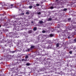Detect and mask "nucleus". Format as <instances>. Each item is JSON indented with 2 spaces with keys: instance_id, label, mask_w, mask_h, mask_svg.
<instances>
[{
  "instance_id": "7",
  "label": "nucleus",
  "mask_w": 76,
  "mask_h": 76,
  "mask_svg": "<svg viewBox=\"0 0 76 76\" xmlns=\"http://www.w3.org/2000/svg\"><path fill=\"white\" fill-rule=\"evenodd\" d=\"M5 51H6L7 53V54H8L9 53V50H7V49L5 50Z\"/></svg>"
},
{
  "instance_id": "25",
  "label": "nucleus",
  "mask_w": 76,
  "mask_h": 76,
  "mask_svg": "<svg viewBox=\"0 0 76 76\" xmlns=\"http://www.w3.org/2000/svg\"><path fill=\"white\" fill-rule=\"evenodd\" d=\"M2 31H1V30H0V34H2Z\"/></svg>"
},
{
  "instance_id": "12",
  "label": "nucleus",
  "mask_w": 76,
  "mask_h": 76,
  "mask_svg": "<svg viewBox=\"0 0 76 76\" xmlns=\"http://www.w3.org/2000/svg\"><path fill=\"white\" fill-rule=\"evenodd\" d=\"M56 46L57 47H59V43H57L56 44Z\"/></svg>"
},
{
  "instance_id": "29",
  "label": "nucleus",
  "mask_w": 76,
  "mask_h": 76,
  "mask_svg": "<svg viewBox=\"0 0 76 76\" xmlns=\"http://www.w3.org/2000/svg\"><path fill=\"white\" fill-rule=\"evenodd\" d=\"M13 6V4H11L10 5V6Z\"/></svg>"
},
{
  "instance_id": "13",
  "label": "nucleus",
  "mask_w": 76,
  "mask_h": 76,
  "mask_svg": "<svg viewBox=\"0 0 76 76\" xmlns=\"http://www.w3.org/2000/svg\"><path fill=\"white\" fill-rule=\"evenodd\" d=\"M70 20H71V18H69L68 19V22H70Z\"/></svg>"
},
{
  "instance_id": "28",
  "label": "nucleus",
  "mask_w": 76,
  "mask_h": 76,
  "mask_svg": "<svg viewBox=\"0 0 76 76\" xmlns=\"http://www.w3.org/2000/svg\"><path fill=\"white\" fill-rule=\"evenodd\" d=\"M74 41L75 42H76V38L74 39Z\"/></svg>"
},
{
  "instance_id": "2",
  "label": "nucleus",
  "mask_w": 76,
  "mask_h": 76,
  "mask_svg": "<svg viewBox=\"0 0 76 76\" xmlns=\"http://www.w3.org/2000/svg\"><path fill=\"white\" fill-rule=\"evenodd\" d=\"M52 6H51L50 7V9H53L54 8H56V7H57L56 5H53Z\"/></svg>"
},
{
  "instance_id": "3",
  "label": "nucleus",
  "mask_w": 76,
  "mask_h": 76,
  "mask_svg": "<svg viewBox=\"0 0 76 76\" xmlns=\"http://www.w3.org/2000/svg\"><path fill=\"white\" fill-rule=\"evenodd\" d=\"M7 6H8L9 7H10V3H7L6 4Z\"/></svg>"
},
{
  "instance_id": "34",
  "label": "nucleus",
  "mask_w": 76,
  "mask_h": 76,
  "mask_svg": "<svg viewBox=\"0 0 76 76\" xmlns=\"http://www.w3.org/2000/svg\"><path fill=\"white\" fill-rule=\"evenodd\" d=\"M1 25H0V28H1Z\"/></svg>"
},
{
  "instance_id": "26",
  "label": "nucleus",
  "mask_w": 76,
  "mask_h": 76,
  "mask_svg": "<svg viewBox=\"0 0 76 76\" xmlns=\"http://www.w3.org/2000/svg\"><path fill=\"white\" fill-rule=\"evenodd\" d=\"M36 6H39V4H36Z\"/></svg>"
},
{
  "instance_id": "36",
  "label": "nucleus",
  "mask_w": 76,
  "mask_h": 76,
  "mask_svg": "<svg viewBox=\"0 0 76 76\" xmlns=\"http://www.w3.org/2000/svg\"><path fill=\"white\" fill-rule=\"evenodd\" d=\"M75 22V23H76V22Z\"/></svg>"
},
{
  "instance_id": "9",
  "label": "nucleus",
  "mask_w": 76,
  "mask_h": 76,
  "mask_svg": "<svg viewBox=\"0 0 76 76\" xmlns=\"http://www.w3.org/2000/svg\"><path fill=\"white\" fill-rule=\"evenodd\" d=\"M32 32V30H29L28 31V34H31Z\"/></svg>"
},
{
  "instance_id": "15",
  "label": "nucleus",
  "mask_w": 76,
  "mask_h": 76,
  "mask_svg": "<svg viewBox=\"0 0 76 76\" xmlns=\"http://www.w3.org/2000/svg\"><path fill=\"white\" fill-rule=\"evenodd\" d=\"M60 44L61 45H63V44H64V43L63 42H61Z\"/></svg>"
},
{
  "instance_id": "14",
  "label": "nucleus",
  "mask_w": 76,
  "mask_h": 76,
  "mask_svg": "<svg viewBox=\"0 0 76 76\" xmlns=\"http://www.w3.org/2000/svg\"><path fill=\"white\" fill-rule=\"evenodd\" d=\"M66 10H67V8H65L63 10V11H66Z\"/></svg>"
},
{
  "instance_id": "4",
  "label": "nucleus",
  "mask_w": 76,
  "mask_h": 76,
  "mask_svg": "<svg viewBox=\"0 0 76 76\" xmlns=\"http://www.w3.org/2000/svg\"><path fill=\"white\" fill-rule=\"evenodd\" d=\"M22 61H27V59H22Z\"/></svg>"
},
{
  "instance_id": "5",
  "label": "nucleus",
  "mask_w": 76,
  "mask_h": 76,
  "mask_svg": "<svg viewBox=\"0 0 76 76\" xmlns=\"http://www.w3.org/2000/svg\"><path fill=\"white\" fill-rule=\"evenodd\" d=\"M34 47H35V46L32 45L31 46L30 48L31 49H33Z\"/></svg>"
},
{
  "instance_id": "23",
  "label": "nucleus",
  "mask_w": 76,
  "mask_h": 76,
  "mask_svg": "<svg viewBox=\"0 0 76 76\" xmlns=\"http://www.w3.org/2000/svg\"><path fill=\"white\" fill-rule=\"evenodd\" d=\"M60 26H59V25H58L57 26V28H60Z\"/></svg>"
},
{
  "instance_id": "27",
  "label": "nucleus",
  "mask_w": 76,
  "mask_h": 76,
  "mask_svg": "<svg viewBox=\"0 0 76 76\" xmlns=\"http://www.w3.org/2000/svg\"><path fill=\"white\" fill-rule=\"evenodd\" d=\"M48 20H52V19L51 18H49L48 19Z\"/></svg>"
},
{
  "instance_id": "31",
  "label": "nucleus",
  "mask_w": 76,
  "mask_h": 76,
  "mask_svg": "<svg viewBox=\"0 0 76 76\" xmlns=\"http://www.w3.org/2000/svg\"><path fill=\"white\" fill-rule=\"evenodd\" d=\"M68 38L69 39V38H70V37H68Z\"/></svg>"
},
{
  "instance_id": "16",
  "label": "nucleus",
  "mask_w": 76,
  "mask_h": 76,
  "mask_svg": "<svg viewBox=\"0 0 76 76\" xmlns=\"http://www.w3.org/2000/svg\"><path fill=\"white\" fill-rule=\"evenodd\" d=\"M26 66H30V64L29 63H27L26 64Z\"/></svg>"
},
{
  "instance_id": "10",
  "label": "nucleus",
  "mask_w": 76,
  "mask_h": 76,
  "mask_svg": "<svg viewBox=\"0 0 76 76\" xmlns=\"http://www.w3.org/2000/svg\"><path fill=\"white\" fill-rule=\"evenodd\" d=\"M1 4L2 5V6H4L5 3L4 2H2Z\"/></svg>"
},
{
  "instance_id": "24",
  "label": "nucleus",
  "mask_w": 76,
  "mask_h": 76,
  "mask_svg": "<svg viewBox=\"0 0 76 76\" xmlns=\"http://www.w3.org/2000/svg\"><path fill=\"white\" fill-rule=\"evenodd\" d=\"M50 37H53V34H50Z\"/></svg>"
},
{
  "instance_id": "1",
  "label": "nucleus",
  "mask_w": 76,
  "mask_h": 76,
  "mask_svg": "<svg viewBox=\"0 0 76 76\" xmlns=\"http://www.w3.org/2000/svg\"><path fill=\"white\" fill-rule=\"evenodd\" d=\"M67 30H63L62 33V35L64 38H66L67 36Z\"/></svg>"
},
{
  "instance_id": "11",
  "label": "nucleus",
  "mask_w": 76,
  "mask_h": 76,
  "mask_svg": "<svg viewBox=\"0 0 76 76\" xmlns=\"http://www.w3.org/2000/svg\"><path fill=\"white\" fill-rule=\"evenodd\" d=\"M44 22H43V21H39V23H40V24H42V23H43Z\"/></svg>"
},
{
  "instance_id": "6",
  "label": "nucleus",
  "mask_w": 76,
  "mask_h": 76,
  "mask_svg": "<svg viewBox=\"0 0 76 76\" xmlns=\"http://www.w3.org/2000/svg\"><path fill=\"white\" fill-rule=\"evenodd\" d=\"M28 58H29V56H28V55H26V56L25 58L26 59H28Z\"/></svg>"
},
{
  "instance_id": "35",
  "label": "nucleus",
  "mask_w": 76,
  "mask_h": 76,
  "mask_svg": "<svg viewBox=\"0 0 76 76\" xmlns=\"http://www.w3.org/2000/svg\"><path fill=\"white\" fill-rule=\"evenodd\" d=\"M43 1V2H44V1Z\"/></svg>"
},
{
  "instance_id": "33",
  "label": "nucleus",
  "mask_w": 76,
  "mask_h": 76,
  "mask_svg": "<svg viewBox=\"0 0 76 76\" xmlns=\"http://www.w3.org/2000/svg\"><path fill=\"white\" fill-rule=\"evenodd\" d=\"M22 15H24V13H22L21 14Z\"/></svg>"
},
{
  "instance_id": "8",
  "label": "nucleus",
  "mask_w": 76,
  "mask_h": 76,
  "mask_svg": "<svg viewBox=\"0 0 76 76\" xmlns=\"http://www.w3.org/2000/svg\"><path fill=\"white\" fill-rule=\"evenodd\" d=\"M37 28L35 27H34L33 28V30L34 31H36V30H37Z\"/></svg>"
},
{
  "instance_id": "32",
  "label": "nucleus",
  "mask_w": 76,
  "mask_h": 76,
  "mask_svg": "<svg viewBox=\"0 0 76 76\" xmlns=\"http://www.w3.org/2000/svg\"><path fill=\"white\" fill-rule=\"evenodd\" d=\"M15 53V51H12V53Z\"/></svg>"
},
{
  "instance_id": "17",
  "label": "nucleus",
  "mask_w": 76,
  "mask_h": 76,
  "mask_svg": "<svg viewBox=\"0 0 76 76\" xmlns=\"http://www.w3.org/2000/svg\"><path fill=\"white\" fill-rule=\"evenodd\" d=\"M32 6H29V9H32Z\"/></svg>"
},
{
  "instance_id": "30",
  "label": "nucleus",
  "mask_w": 76,
  "mask_h": 76,
  "mask_svg": "<svg viewBox=\"0 0 76 76\" xmlns=\"http://www.w3.org/2000/svg\"><path fill=\"white\" fill-rule=\"evenodd\" d=\"M31 23H34V21H31Z\"/></svg>"
},
{
  "instance_id": "22",
  "label": "nucleus",
  "mask_w": 76,
  "mask_h": 76,
  "mask_svg": "<svg viewBox=\"0 0 76 76\" xmlns=\"http://www.w3.org/2000/svg\"><path fill=\"white\" fill-rule=\"evenodd\" d=\"M26 14L27 15H28V14H29V12H26Z\"/></svg>"
},
{
  "instance_id": "19",
  "label": "nucleus",
  "mask_w": 76,
  "mask_h": 76,
  "mask_svg": "<svg viewBox=\"0 0 76 76\" xmlns=\"http://www.w3.org/2000/svg\"><path fill=\"white\" fill-rule=\"evenodd\" d=\"M69 53L70 54H72V51H70L69 52Z\"/></svg>"
},
{
  "instance_id": "20",
  "label": "nucleus",
  "mask_w": 76,
  "mask_h": 76,
  "mask_svg": "<svg viewBox=\"0 0 76 76\" xmlns=\"http://www.w3.org/2000/svg\"><path fill=\"white\" fill-rule=\"evenodd\" d=\"M37 15H41V12H38L37 13Z\"/></svg>"
},
{
  "instance_id": "21",
  "label": "nucleus",
  "mask_w": 76,
  "mask_h": 76,
  "mask_svg": "<svg viewBox=\"0 0 76 76\" xmlns=\"http://www.w3.org/2000/svg\"><path fill=\"white\" fill-rule=\"evenodd\" d=\"M26 50L27 51H30V49H27Z\"/></svg>"
},
{
  "instance_id": "18",
  "label": "nucleus",
  "mask_w": 76,
  "mask_h": 76,
  "mask_svg": "<svg viewBox=\"0 0 76 76\" xmlns=\"http://www.w3.org/2000/svg\"><path fill=\"white\" fill-rule=\"evenodd\" d=\"M42 32V33H45V32H46V31H45V30H43Z\"/></svg>"
}]
</instances>
